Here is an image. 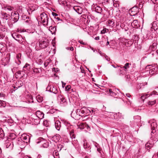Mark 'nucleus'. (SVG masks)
I'll return each mask as SVG.
<instances>
[{"label":"nucleus","mask_w":158,"mask_h":158,"mask_svg":"<svg viewBox=\"0 0 158 158\" xmlns=\"http://www.w3.org/2000/svg\"><path fill=\"white\" fill-rule=\"evenodd\" d=\"M41 21L44 25L51 27L54 22L51 19H50L48 16L45 13H42L40 14Z\"/></svg>","instance_id":"nucleus-1"},{"label":"nucleus","mask_w":158,"mask_h":158,"mask_svg":"<svg viewBox=\"0 0 158 158\" xmlns=\"http://www.w3.org/2000/svg\"><path fill=\"white\" fill-rule=\"evenodd\" d=\"M58 99L61 106L64 107L67 105L68 104V101L63 95L61 94L59 95Z\"/></svg>","instance_id":"nucleus-2"},{"label":"nucleus","mask_w":158,"mask_h":158,"mask_svg":"<svg viewBox=\"0 0 158 158\" xmlns=\"http://www.w3.org/2000/svg\"><path fill=\"white\" fill-rule=\"evenodd\" d=\"M12 36L15 40L17 41L20 44H24V42L23 40V39L22 36L17 33H14L12 34Z\"/></svg>","instance_id":"nucleus-3"},{"label":"nucleus","mask_w":158,"mask_h":158,"mask_svg":"<svg viewBox=\"0 0 158 158\" xmlns=\"http://www.w3.org/2000/svg\"><path fill=\"white\" fill-rule=\"evenodd\" d=\"M20 139L22 141L27 143H28L30 142V138L29 136L25 134H22L20 137Z\"/></svg>","instance_id":"nucleus-4"},{"label":"nucleus","mask_w":158,"mask_h":158,"mask_svg":"<svg viewBox=\"0 0 158 158\" xmlns=\"http://www.w3.org/2000/svg\"><path fill=\"white\" fill-rule=\"evenodd\" d=\"M37 144L42 143V146L44 148H47L49 146L48 143L42 138H39L36 142Z\"/></svg>","instance_id":"nucleus-5"},{"label":"nucleus","mask_w":158,"mask_h":158,"mask_svg":"<svg viewBox=\"0 0 158 158\" xmlns=\"http://www.w3.org/2000/svg\"><path fill=\"white\" fill-rule=\"evenodd\" d=\"M139 9L137 6L134 7L129 10V12L131 15L135 16L139 12Z\"/></svg>","instance_id":"nucleus-6"},{"label":"nucleus","mask_w":158,"mask_h":158,"mask_svg":"<svg viewBox=\"0 0 158 158\" xmlns=\"http://www.w3.org/2000/svg\"><path fill=\"white\" fill-rule=\"evenodd\" d=\"M10 16L14 23L17 22L19 18V14L17 12H12Z\"/></svg>","instance_id":"nucleus-7"},{"label":"nucleus","mask_w":158,"mask_h":158,"mask_svg":"<svg viewBox=\"0 0 158 158\" xmlns=\"http://www.w3.org/2000/svg\"><path fill=\"white\" fill-rule=\"evenodd\" d=\"M126 72V71L122 67V66L121 65L117 71V74L119 76H123L125 74Z\"/></svg>","instance_id":"nucleus-8"},{"label":"nucleus","mask_w":158,"mask_h":158,"mask_svg":"<svg viewBox=\"0 0 158 158\" xmlns=\"http://www.w3.org/2000/svg\"><path fill=\"white\" fill-rule=\"evenodd\" d=\"M40 46L42 48H46L49 44V42L47 40H41L39 42Z\"/></svg>","instance_id":"nucleus-9"},{"label":"nucleus","mask_w":158,"mask_h":158,"mask_svg":"<svg viewBox=\"0 0 158 158\" xmlns=\"http://www.w3.org/2000/svg\"><path fill=\"white\" fill-rule=\"evenodd\" d=\"M46 89L47 91L55 94L57 93V89L52 85H48Z\"/></svg>","instance_id":"nucleus-10"},{"label":"nucleus","mask_w":158,"mask_h":158,"mask_svg":"<svg viewBox=\"0 0 158 158\" xmlns=\"http://www.w3.org/2000/svg\"><path fill=\"white\" fill-rule=\"evenodd\" d=\"M14 143L13 142H11L9 140H7L5 143V145L6 148H9L11 149L13 147Z\"/></svg>","instance_id":"nucleus-11"},{"label":"nucleus","mask_w":158,"mask_h":158,"mask_svg":"<svg viewBox=\"0 0 158 158\" xmlns=\"http://www.w3.org/2000/svg\"><path fill=\"white\" fill-rule=\"evenodd\" d=\"M49 137L52 141L56 143L58 142L60 139V136L57 134L56 135L49 136Z\"/></svg>","instance_id":"nucleus-12"},{"label":"nucleus","mask_w":158,"mask_h":158,"mask_svg":"<svg viewBox=\"0 0 158 158\" xmlns=\"http://www.w3.org/2000/svg\"><path fill=\"white\" fill-rule=\"evenodd\" d=\"M34 116H36V118L41 119L44 118V114L43 112L38 110L36 112V114L34 115Z\"/></svg>","instance_id":"nucleus-13"},{"label":"nucleus","mask_w":158,"mask_h":158,"mask_svg":"<svg viewBox=\"0 0 158 158\" xmlns=\"http://www.w3.org/2000/svg\"><path fill=\"white\" fill-rule=\"evenodd\" d=\"M157 123L155 122H152L151 124V128L152 130L151 135L152 136V137L154 136L152 134H154L156 132L155 129L157 127Z\"/></svg>","instance_id":"nucleus-14"},{"label":"nucleus","mask_w":158,"mask_h":158,"mask_svg":"<svg viewBox=\"0 0 158 158\" xmlns=\"http://www.w3.org/2000/svg\"><path fill=\"white\" fill-rule=\"evenodd\" d=\"M73 9L77 13L79 14H81L83 11V9L79 6H75L73 7Z\"/></svg>","instance_id":"nucleus-15"},{"label":"nucleus","mask_w":158,"mask_h":158,"mask_svg":"<svg viewBox=\"0 0 158 158\" xmlns=\"http://www.w3.org/2000/svg\"><path fill=\"white\" fill-rule=\"evenodd\" d=\"M17 143L19 145L21 148H25L27 143L24 142L20 139L18 140L17 142Z\"/></svg>","instance_id":"nucleus-16"},{"label":"nucleus","mask_w":158,"mask_h":158,"mask_svg":"<svg viewBox=\"0 0 158 158\" xmlns=\"http://www.w3.org/2000/svg\"><path fill=\"white\" fill-rule=\"evenodd\" d=\"M24 75V73L22 71H17L15 74V77L17 78H21Z\"/></svg>","instance_id":"nucleus-17"},{"label":"nucleus","mask_w":158,"mask_h":158,"mask_svg":"<svg viewBox=\"0 0 158 158\" xmlns=\"http://www.w3.org/2000/svg\"><path fill=\"white\" fill-rule=\"evenodd\" d=\"M2 17L1 18L3 19V21H6L7 20L10 18V15L9 14H7L5 12H2Z\"/></svg>","instance_id":"nucleus-18"},{"label":"nucleus","mask_w":158,"mask_h":158,"mask_svg":"<svg viewBox=\"0 0 158 158\" xmlns=\"http://www.w3.org/2000/svg\"><path fill=\"white\" fill-rule=\"evenodd\" d=\"M158 71V68L157 67L153 66L152 69L149 70V73L151 75L156 74L157 73V72Z\"/></svg>","instance_id":"nucleus-19"},{"label":"nucleus","mask_w":158,"mask_h":158,"mask_svg":"<svg viewBox=\"0 0 158 158\" xmlns=\"http://www.w3.org/2000/svg\"><path fill=\"white\" fill-rule=\"evenodd\" d=\"M21 53H19L16 55L15 63L18 65H19L21 63Z\"/></svg>","instance_id":"nucleus-20"},{"label":"nucleus","mask_w":158,"mask_h":158,"mask_svg":"<svg viewBox=\"0 0 158 158\" xmlns=\"http://www.w3.org/2000/svg\"><path fill=\"white\" fill-rule=\"evenodd\" d=\"M5 44H2L0 43V55H1L2 53L4 52L6 50V47L5 46Z\"/></svg>","instance_id":"nucleus-21"},{"label":"nucleus","mask_w":158,"mask_h":158,"mask_svg":"<svg viewBox=\"0 0 158 158\" xmlns=\"http://www.w3.org/2000/svg\"><path fill=\"white\" fill-rule=\"evenodd\" d=\"M23 85V83L22 82L20 81H18L16 82V85L17 86H13V88L14 89H15V90H16L18 89V88H19L21 86H22Z\"/></svg>","instance_id":"nucleus-22"},{"label":"nucleus","mask_w":158,"mask_h":158,"mask_svg":"<svg viewBox=\"0 0 158 158\" xmlns=\"http://www.w3.org/2000/svg\"><path fill=\"white\" fill-rule=\"evenodd\" d=\"M61 123L60 121L57 120L55 123V127L56 129L59 131L61 127Z\"/></svg>","instance_id":"nucleus-23"},{"label":"nucleus","mask_w":158,"mask_h":158,"mask_svg":"<svg viewBox=\"0 0 158 158\" xmlns=\"http://www.w3.org/2000/svg\"><path fill=\"white\" fill-rule=\"evenodd\" d=\"M152 28L155 31L158 29V23L156 22H154L152 24Z\"/></svg>","instance_id":"nucleus-24"},{"label":"nucleus","mask_w":158,"mask_h":158,"mask_svg":"<svg viewBox=\"0 0 158 158\" xmlns=\"http://www.w3.org/2000/svg\"><path fill=\"white\" fill-rule=\"evenodd\" d=\"M131 25L132 27L134 28H136L138 27L139 25L137 20H134L131 23Z\"/></svg>","instance_id":"nucleus-25"},{"label":"nucleus","mask_w":158,"mask_h":158,"mask_svg":"<svg viewBox=\"0 0 158 158\" xmlns=\"http://www.w3.org/2000/svg\"><path fill=\"white\" fill-rule=\"evenodd\" d=\"M76 115L75 116L74 115V116L75 117H74L76 118H78V116H83V115H82L81 114L80 110L79 109H77L76 110Z\"/></svg>","instance_id":"nucleus-26"},{"label":"nucleus","mask_w":158,"mask_h":158,"mask_svg":"<svg viewBox=\"0 0 158 158\" xmlns=\"http://www.w3.org/2000/svg\"><path fill=\"white\" fill-rule=\"evenodd\" d=\"M150 95H149V94H142V96L140 97V99H141L142 101H143L145 99L149 97Z\"/></svg>","instance_id":"nucleus-27"},{"label":"nucleus","mask_w":158,"mask_h":158,"mask_svg":"<svg viewBox=\"0 0 158 158\" xmlns=\"http://www.w3.org/2000/svg\"><path fill=\"white\" fill-rule=\"evenodd\" d=\"M114 22L113 20H109L106 23L107 25L111 27H113L114 26Z\"/></svg>","instance_id":"nucleus-28"},{"label":"nucleus","mask_w":158,"mask_h":158,"mask_svg":"<svg viewBox=\"0 0 158 158\" xmlns=\"http://www.w3.org/2000/svg\"><path fill=\"white\" fill-rule=\"evenodd\" d=\"M23 68L24 71H26V70L29 71L31 69V65L26 63L25 66L23 67Z\"/></svg>","instance_id":"nucleus-29"},{"label":"nucleus","mask_w":158,"mask_h":158,"mask_svg":"<svg viewBox=\"0 0 158 158\" xmlns=\"http://www.w3.org/2000/svg\"><path fill=\"white\" fill-rule=\"evenodd\" d=\"M69 132L70 136L71 138L72 139H75V135L74 134V131L73 129L71 130H69Z\"/></svg>","instance_id":"nucleus-30"},{"label":"nucleus","mask_w":158,"mask_h":158,"mask_svg":"<svg viewBox=\"0 0 158 158\" xmlns=\"http://www.w3.org/2000/svg\"><path fill=\"white\" fill-rule=\"evenodd\" d=\"M157 43H154L152 45H151L149 47V49L152 50H155L156 48Z\"/></svg>","instance_id":"nucleus-31"},{"label":"nucleus","mask_w":158,"mask_h":158,"mask_svg":"<svg viewBox=\"0 0 158 158\" xmlns=\"http://www.w3.org/2000/svg\"><path fill=\"white\" fill-rule=\"evenodd\" d=\"M107 92H108V94H110V95L111 96H115L116 95V94L114 92L112 91V89H109L108 91V90H107Z\"/></svg>","instance_id":"nucleus-32"},{"label":"nucleus","mask_w":158,"mask_h":158,"mask_svg":"<svg viewBox=\"0 0 158 158\" xmlns=\"http://www.w3.org/2000/svg\"><path fill=\"white\" fill-rule=\"evenodd\" d=\"M40 119L37 118H33L32 119L33 120L34 124L36 125H37L40 123Z\"/></svg>","instance_id":"nucleus-33"},{"label":"nucleus","mask_w":158,"mask_h":158,"mask_svg":"<svg viewBox=\"0 0 158 158\" xmlns=\"http://www.w3.org/2000/svg\"><path fill=\"white\" fill-rule=\"evenodd\" d=\"M84 110L85 111V114L86 115H88L89 114L91 113V110H89L87 108L84 107Z\"/></svg>","instance_id":"nucleus-34"},{"label":"nucleus","mask_w":158,"mask_h":158,"mask_svg":"<svg viewBox=\"0 0 158 158\" xmlns=\"http://www.w3.org/2000/svg\"><path fill=\"white\" fill-rule=\"evenodd\" d=\"M3 8L5 10H7L9 11H12L14 9V8L13 7L10 6H4Z\"/></svg>","instance_id":"nucleus-35"},{"label":"nucleus","mask_w":158,"mask_h":158,"mask_svg":"<svg viewBox=\"0 0 158 158\" xmlns=\"http://www.w3.org/2000/svg\"><path fill=\"white\" fill-rule=\"evenodd\" d=\"M130 65H131V64H129L128 63H127L125 64L124 66H122V67L127 72V69L130 68Z\"/></svg>","instance_id":"nucleus-36"},{"label":"nucleus","mask_w":158,"mask_h":158,"mask_svg":"<svg viewBox=\"0 0 158 158\" xmlns=\"http://www.w3.org/2000/svg\"><path fill=\"white\" fill-rule=\"evenodd\" d=\"M52 25H54V24L53 23L52 24ZM50 28V29L51 30H52V31H51V32L52 33V34H53V33H55L56 31V28L55 27H52V25L51 26V27L48 26Z\"/></svg>","instance_id":"nucleus-37"},{"label":"nucleus","mask_w":158,"mask_h":158,"mask_svg":"<svg viewBox=\"0 0 158 158\" xmlns=\"http://www.w3.org/2000/svg\"><path fill=\"white\" fill-rule=\"evenodd\" d=\"M6 106V102L3 100H0V107H5Z\"/></svg>","instance_id":"nucleus-38"},{"label":"nucleus","mask_w":158,"mask_h":158,"mask_svg":"<svg viewBox=\"0 0 158 158\" xmlns=\"http://www.w3.org/2000/svg\"><path fill=\"white\" fill-rule=\"evenodd\" d=\"M83 147L85 149H87L89 148L90 146L88 144L86 140H84L83 141Z\"/></svg>","instance_id":"nucleus-39"},{"label":"nucleus","mask_w":158,"mask_h":158,"mask_svg":"<svg viewBox=\"0 0 158 158\" xmlns=\"http://www.w3.org/2000/svg\"><path fill=\"white\" fill-rule=\"evenodd\" d=\"M151 96H153V97H157L158 98V92L156 91V90H154L151 93Z\"/></svg>","instance_id":"nucleus-40"},{"label":"nucleus","mask_w":158,"mask_h":158,"mask_svg":"<svg viewBox=\"0 0 158 158\" xmlns=\"http://www.w3.org/2000/svg\"><path fill=\"white\" fill-rule=\"evenodd\" d=\"M16 137V135L14 133L10 134V139H11L12 140L14 139L16 141H17V139H15Z\"/></svg>","instance_id":"nucleus-41"},{"label":"nucleus","mask_w":158,"mask_h":158,"mask_svg":"<svg viewBox=\"0 0 158 158\" xmlns=\"http://www.w3.org/2000/svg\"><path fill=\"white\" fill-rule=\"evenodd\" d=\"M156 99L155 98V99L153 101H149L148 102V105L149 106H152V105L155 104L156 102Z\"/></svg>","instance_id":"nucleus-42"},{"label":"nucleus","mask_w":158,"mask_h":158,"mask_svg":"<svg viewBox=\"0 0 158 158\" xmlns=\"http://www.w3.org/2000/svg\"><path fill=\"white\" fill-rule=\"evenodd\" d=\"M53 156L54 158H59V153L58 151H54L53 153Z\"/></svg>","instance_id":"nucleus-43"},{"label":"nucleus","mask_w":158,"mask_h":158,"mask_svg":"<svg viewBox=\"0 0 158 158\" xmlns=\"http://www.w3.org/2000/svg\"><path fill=\"white\" fill-rule=\"evenodd\" d=\"M0 30L3 32L6 31L7 28L4 26L0 25Z\"/></svg>","instance_id":"nucleus-44"},{"label":"nucleus","mask_w":158,"mask_h":158,"mask_svg":"<svg viewBox=\"0 0 158 158\" xmlns=\"http://www.w3.org/2000/svg\"><path fill=\"white\" fill-rule=\"evenodd\" d=\"M36 100L38 102H41L43 101V99L40 95H38L36 97Z\"/></svg>","instance_id":"nucleus-45"},{"label":"nucleus","mask_w":158,"mask_h":158,"mask_svg":"<svg viewBox=\"0 0 158 158\" xmlns=\"http://www.w3.org/2000/svg\"><path fill=\"white\" fill-rule=\"evenodd\" d=\"M5 136V134L3 130L1 128H0V138L2 139Z\"/></svg>","instance_id":"nucleus-46"},{"label":"nucleus","mask_w":158,"mask_h":158,"mask_svg":"<svg viewBox=\"0 0 158 158\" xmlns=\"http://www.w3.org/2000/svg\"><path fill=\"white\" fill-rule=\"evenodd\" d=\"M27 18L28 19L24 21V23L26 25L30 24L31 22V20L29 19V17H27L26 19H27Z\"/></svg>","instance_id":"nucleus-47"},{"label":"nucleus","mask_w":158,"mask_h":158,"mask_svg":"<svg viewBox=\"0 0 158 158\" xmlns=\"http://www.w3.org/2000/svg\"><path fill=\"white\" fill-rule=\"evenodd\" d=\"M33 72L36 73H40L41 71V69L40 68H35L33 69Z\"/></svg>","instance_id":"nucleus-48"},{"label":"nucleus","mask_w":158,"mask_h":158,"mask_svg":"<svg viewBox=\"0 0 158 158\" xmlns=\"http://www.w3.org/2000/svg\"><path fill=\"white\" fill-rule=\"evenodd\" d=\"M57 110L56 109L54 108H52L50 109L49 111H48V113H49L53 114L56 112Z\"/></svg>","instance_id":"nucleus-49"},{"label":"nucleus","mask_w":158,"mask_h":158,"mask_svg":"<svg viewBox=\"0 0 158 158\" xmlns=\"http://www.w3.org/2000/svg\"><path fill=\"white\" fill-rule=\"evenodd\" d=\"M95 10L98 13L101 12L102 11V9L99 6H97L95 8Z\"/></svg>","instance_id":"nucleus-50"},{"label":"nucleus","mask_w":158,"mask_h":158,"mask_svg":"<svg viewBox=\"0 0 158 158\" xmlns=\"http://www.w3.org/2000/svg\"><path fill=\"white\" fill-rule=\"evenodd\" d=\"M134 119L136 120V119H138V120H137V122H140L141 121V117L139 116H136L134 117Z\"/></svg>","instance_id":"nucleus-51"},{"label":"nucleus","mask_w":158,"mask_h":158,"mask_svg":"<svg viewBox=\"0 0 158 158\" xmlns=\"http://www.w3.org/2000/svg\"><path fill=\"white\" fill-rule=\"evenodd\" d=\"M43 124L46 127H48L49 125V123L47 120H44L43 123Z\"/></svg>","instance_id":"nucleus-52"},{"label":"nucleus","mask_w":158,"mask_h":158,"mask_svg":"<svg viewBox=\"0 0 158 158\" xmlns=\"http://www.w3.org/2000/svg\"><path fill=\"white\" fill-rule=\"evenodd\" d=\"M5 37V34L2 32H0V40L3 39Z\"/></svg>","instance_id":"nucleus-53"},{"label":"nucleus","mask_w":158,"mask_h":158,"mask_svg":"<svg viewBox=\"0 0 158 158\" xmlns=\"http://www.w3.org/2000/svg\"><path fill=\"white\" fill-rule=\"evenodd\" d=\"M78 42L81 44L85 45H87V44L86 43L84 42L82 40H79Z\"/></svg>","instance_id":"nucleus-54"},{"label":"nucleus","mask_w":158,"mask_h":158,"mask_svg":"<svg viewBox=\"0 0 158 158\" xmlns=\"http://www.w3.org/2000/svg\"><path fill=\"white\" fill-rule=\"evenodd\" d=\"M151 1L152 3L155 4L157 5L158 4V0H151Z\"/></svg>","instance_id":"nucleus-55"},{"label":"nucleus","mask_w":158,"mask_h":158,"mask_svg":"<svg viewBox=\"0 0 158 158\" xmlns=\"http://www.w3.org/2000/svg\"><path fill=\"white\" fill-rule=\"evenodd\" d=\"M152 67H153V66H152L151 65H149L146 66V69L147 70L148 69L150 70L151 69H152Z\"/></svg>","instance_id":"nucleus-56"},{"label":"nucleus","mask_w":158,"mask_h":158,"mask_svg":"<svg viewBox=\"0 0 158 158\" xmlns=\"http://www.w3.org/2000/svg\"><path fill=\"white\" fill-rule=\"evenodd\" d=\"M81 114L82 115V114H85V111L84 110V107H83L82 108L81 110H80Z\"/></svg>","instance_id":"nucleus-57"},{"label":"nucleus","mask_w":158,"mask_h":158,"mask_svg":"<svg viewBox=\"0 0 158 158\" xmlns=\"http://www.w3.org/2000/svg\"><path fill=\"white\" fill-rule=\"evenodd\" d=\"M63 147V145L59 144L58 145V149H60L59 151H60L61 149Z\"/></svg>","instance_id":"nucleus-58"},{"label":"nucleus","mask_w":158,"mask_h":158,"mask_svg":"<svg viewBox=\"0 0 158 158\" xmlns=\"http://www.w3.org/2000/svg\"><path fill=\"white\" fill-rule=\"evenodd\" d=\"M154 10L156 11H157L158 10V6L157 5H156L154 6Z\"/></svg>","instance_id":"nucleus-59"},{"label":"nucleus","mask_w":158,"mask_h":158,"mask_svg":"<svg viewBox=\"0 0 158 158\" xmlns=\"http://www.w3.org/2000/svg\"><path fill=\"white\" fill-rule=\"evenodd\" d=\"M37 63L39 64H41L42 63L43 61L41 59H40L38 60V61H37Z\"/></svg>","instance_id":"nucleus-60"},{"label":"nucleus","mask_w":158,"mask_h":158,"mask_svg":"<svg viewBox=\"0 0 158 158\" xmlns=\"http://www.w3.org/2000/svg\"><path fill=\"white\" fill-rule=\"evenodd\" d=\"M5 95L3 93H0V98H2L3 97H4Z\"/></svg>","instance_id":"nucleus-61"},{"label":"nucleus","mask_w":158,"mask_h":158,"mask_svg":"<svg viewBox=\"0 0 158 158\" xmlns=\"http://www.w3.org/2000/svg\"><path fill=\"white\" fill-rule=\"evenodd\" d=\"M66 48L68 50H70L71 51H73V48L72 47H68Z\"/></svg>","instance_id":"nucleus-62"},{"label":"nucleus","mask_w":158,"mask_h":158,"mask_svg":"<svg viewBox=\"0 0 158 158\" xmlns=\"http://www.w3.org/2000/svg\"><path fill=\"white\" fill-rule=\"evenodd\" d=\"M98 52L101 56H104V54H105L103 53H102L100 50H98Z\"/></svg>","instance_id":"nucleus-63"},{"label":"nucleus","mask_w":158,"mask_h":158,"mask_svg":"<svg viewBox=\"0 0 158 158\" xmlns=\"http://www.w3.org/2000/svg\"><path fill=\"white\" fill-rule=\"evenodd\" d=\"M52 15L55 17V18H56V17L58 16V14L55 12H52Z\"/></svg>","instance_id":"nucleus-64"}]
</instances>
